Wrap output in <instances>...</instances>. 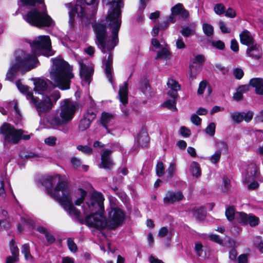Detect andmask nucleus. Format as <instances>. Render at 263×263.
<instances>
[{"label":"nucleus","mask_w":263,"mask_h":263,"mask_svg":"<svg viewBox=\"0 0 263 263\" xmlns=\"http://www.w3.org/2000/svg\"><path fill=\"white\" fill-rule=\"evenodd\" d=\"M104 198L98 192H93L86 199L82 208L85 217L86 223L91 227L98 229L116 228L123 220L124 214L123 211L115 205H111L107 209V219L103 216Z\"/></svg>","instance_id":"obj_1"},{"label":"nucleus","mask_w":263,"mask_h":263,"mask_svg":"<svg viewBox=\"0 0 263 263\" xmlns=\"http://www.w3.org/2000/svg\"><path fill=\"white\" fill-rule=\"evenodd\" d=\"M32 51L30 53L21 50L15 52L14 60L11 61L6 75V80L12 81L21 68L30 70L39 64L37 55L39 54L49 57L54 53L51 50L50 37L48 35H40L30 43Z\"/></svg>","instance_id":"obj_2"},{"label":"nucleus","mask_w":263,"mask_h":263,"mask_svg":"<svg viewBox=\"0 0 263 263\" xmlns=\"http://www.w3.org/2000/svg\"><path fill=\"white\" fill-rule=\"evenodd\" d=\"M103 5L109 6L106 21L111 29L112 36H107L106 26L101 22L92 25L96 34V43L103 53L112 50L118 41V34L121 25V8L123 7L122 0H103Z\"/></svg>","instance_id":"obj_3"},{"label":"nucleus","mask_w":263,"mask_h":263,"mask_svg":"<svg viewBox=\"0 0 263 263\" xmlns=\"http://www.w3.org/2000/svg\"><path fill=\"white\" fill-rule=\"evenodd\" d=\"M60 180L59 175L48 176L42 183L47 194L58 201L69 215L79 219L81 213L73 205L70 189L66 182Z\"/></svg>","instance_id":"obj_4"},{"label":"nucleus","mask_w":263,"mask_h":263,"mask_svg":"<svg viewBox=\"0 0 263 263\" xmlns=\"http://www.w3.org/2000/svg\"><path fill=\"white\" fill-rule=\"evenodd\" d=\"M22 6H34L36 4L43 5V9L40 10L32 8L23 15V19L31 26L40 28L44 27H52L55 25L54 21L48 14L44 0H20Z\"/></svg>","instance_id":"obj_5"},{"label":"nucleus","mask_w":263,"mask_h":263,"mask_svg":"<svg viewBox=\"0 0 263 263\" xmlns=\"http://www.w3.org/2000/svg\"><path fill=\"white\" fill-rule=\"evenodd\" d=\"M52 65L50 71V79L61 90L70 88L71 80L74 77L72 68L67 62L58 58L52 59Z\"/></svg>","instance_id":"obj_6"},{"label":"nucleus","mask_w":263,"mask_h":263,"mask_svg":"<svg viewBox=\"0 0 263 263\" xmlns=\"http://www.w3.org/2000/svg\"><path fill=\"white\" fill-rule=\"evenodd\" d=\"M78 107L79 104L77 102L65 99L60 102L59 111L51 115L48 122L54 127L66 124L72 120Z\"/></svg>","instance_id":"obj_7"},{"label":"nucleus","mask_w":263,"mask_h":263,"mask_svg":"<svg viewBox=\"0 0 263 263\" xmlns=\"http://www.w3.org/2000/svg\"><path fill=\"white\" fill-rule=\"evenodd\" d=\"M85 4L89 6L90 10L88 12L84 7V4H82L81 2L77 1L74 8H72L71 3H67L65 4L69 11V24L71 27L73 26L74 16L76 13H77L78 16L82 19L89 21L92 19L98 10V5L99 1L98 0H84Z\"/></svg>","instance_id":"obj_8"},{"label":"nucleus","mask_w":263,"mask_h":263,"mask_svg":"<svg viewBox=\"0 0 263 263\" xmlns=\"http://www.w3.org/2000/svg\"><path fill=\"white\" fill-rule=\"evenodd\" d=\"M25 133L24 130L21 129H17L13 125L7 123H4L0 127V134L5 145L8 144H17L21 139L29 140L30 135L25 134Z\"/></svg>","instance_id":"obj_9"},{"label":"nucleus","mask_w":263,"mask_h":263,"mask_svg":"<svg viewBox=\"0 0 263 263\" xmlns=\"http://www.w3.org/2000/svg\"><path fill=\"white\" fill-rule=\"evenodd\" d=\"M27 99L33 104L40 116L49 112L53 107L51 98L48 95H42V98L40 99L34 97L33 93H28Z\"/></svg>","instance_id":"obj_10"},{"label":"nucleus","mask_w":263,"mask_h":263,"mask_svg":"<svg viewBox=\"0 0 263 263\" xmlns=\"http://www.w3.org/2000/svg\"><path fill=\"white\" fill-rule=\"evenodd\" d=\"M116 150L122 151V147L119 143L112 144L111 145V149H106L101 154L100 167L110 169L113 166L114 163L110 156L112 152Z\"/></svg>","instance_id":"obj_11"},{"label":"nucleus","mask_w":263,"mask_h":263,"mask_svg":"<svg viewBox=\"0 0 263 263\" xmlns=\"http://www.w3.org/2000/svg\"><path fill=\"white\" fill-rule=\"evenodd\" d=\"M79 64L80 65V76L82 85H89L92 80L93 68L90 65L85 64L82 61H79Z\"/></svg>","instance_id":"obj_12"},{"label":"nucleus","mask_w":263,"mask_h":263,"mask_svg":"<svg viewBox=\"0 0 263 263\" xmlns=\"http://www.w3.org/2000/svg\"><path fill=\"white\" fill-rule=\"evenodd\" d=\"M96 110L92 108L87 110L79 124V128L81 130L84 131L90 127L91 122L96 117Z\"/></svg>","instance_id":"obj_13"},{"label":"nucleus","mask_w":263,"mask_h":263,"mask_svg":"<svg viewBox=\"0 0 263 263\" xmlns=\"http://www.w3.org/2000/svg\"><path fill=\"white\" fill-rule=\"evenodd\" d=\"M238 222L243 224H249L251 227H256L259 223V218L253 215L247 214L244 212H239L236 215Z\"/></svg>","instance_id":"obj_14"},{"label":"nucleus","mask_w":263,"mask_h":263,"mask_svg":"<svg viewBox=\"0 0 263 263\" xmlns=\"http://www.w3.org/2000/svg\"><path fill=\"white\" fill-rule=\"evenodd\" d=\"M182 193L180 191L176 192L172 191H167L163 198V203L165 204L168 205L173 204L176 202H179L183 198Z\"/></svg>","instance_id":"obj_15"},{"label":"nucleus","mask_w":263,"mask_h":263,"mask_svg":"<svg viewBox=\"0 0 263 263\" xmlns=\"http://www.w3.org/2000/svg\"><path fill=\"white\" fill-rule=\"evenodd\" d=\"M112 54L110 53L107 57H105L103 61V64L105 66L104 71L106 78L108 79L109 82L111 83L113 82L112 74L113 72L112 69Z\"/></svg>","instance_id":"obj_16"},{"label":"nucleus","mask_w":263,"mask_h":263,"mask_svg":"<svg viewBox=\"0 0 263 263\" xmlns=\"http://www.w3.org/2000/svg\"><path fill=\"white\" fill-rule=\"evenodd\" d=\"M230 115L233 121L238 123L243 120L247 122L250 121L253 118V113L250 111H248L247 113L244 112H235L231 113Z\"/></svg>","instance_id":"obj_17"},{"label":"nucleus","mask_w":263,"mask_h":263,"mask_svg":"<svg viewBox=\"0 0 263 263\" xmlns=\"http://www.w3.org/2000/svg\"><path fill=\"white\" fill-rule=\"evenodd\" d=\"M246 54L248 57L255 59H259L262 54V49L259 45L255 43L248 47Z\"/></svg>","instance_id":"obj_18"},{"label":"nucleus","mask_w":263,"mask_h":263,"mask_svg":"<svg viewBox=\"0 0 263 263\" xmlns=\"http://www.w3.org/2000/svg\"><path fill=\"white\" fill-rule=\"evenodd\" d=\"M258 168L256 164L251 163L248 165L246 170V175L244 180V183H248L254 179L257 175Z\"/></svg>","instance_id":"obj_19"},{"label":"nucleus","mask_w":263,"mask_h":263,"mask_svg":"<svg viewBox=\"0 0 263 263\" xmlns=\"http://www.w3.org/2000/svg\"><path fill=\"white\" fill-rule=\"evenodd\" d=\"M249 85L255 88L256 94L263 95V79L259 78H252L249 81Z\"/></svg>","instance_id":"obj_20"},{"label":"nucleus","mask_w":263,"mask_h":263,"mask_svg":"<svg viewBox=\"0 0 263 263\" xmlns=\"http://www.w3.org/2000/svg\"><path fill=\"white\" fill-rule=\"evenodd\" d=\"M114 119V115L110 113L104 111L101 114V124L107 130V133L110 132L108 127L112 124Z\"/></svg>","instance_id":"obj_21"},{"label":"nucleus","mask_w":263,"mask_h":263,"mask_svg":"<svg viewBox=\"0 0 263 263\" xmlns=\"http://www.w3.org/2000/svg\"><path fill=\"white\" fill-rule=\"evenodd\" d=\"M239 36L241 43L248 47L256 43L250 32L247 30L242 31Z\"/></svg>","instance_id":"obj_22"},{"label":"nucleus","mask_w":263,"mask_h":263,"mask_svg":"<svg viewBox=\"0 0 263 263\" xmlns=\"http://www.w3.org/2000/svg\"><path fill=\"white\" fill-rule=\"evenodd\" d=\"M34 90L35 93L45 95L44 93L47 90L48 85L46 81L42 79H39L36 80L34 83Z\"/></svg>","instance_id":"obj_23"},{"label":"nucleus","mask_w":263,"mask_h":263,"mask_svg":"<svg viewBox=\"0 0 263 263\" xmlns=\"http://www.w3.org/2000/svg\"><path fill=\"white\" fill-rule=\"evenodd\" d=\"M119 98L120 102L124 105L128 102V83L125 82L123 86H120L119 92Z\"/></svg>","instance_id":"obj_24"},{"label":"nucleus","mask_w":263,"mask_h":263,"mask_svg":"<svg viewBox=\"0 0 263 263\" xmlns=\"http://www.w3.org/2000/svg\"><path fill=\"white\" fill-rule=\"evenodd\" d=\"M167 85L171 89L169 91L168 94L174 99L177 97V91L180 89V86L176 81L173 79H170L167 82Z\"/></svg>","instance_id":"obj_25"},{"label":"nucleus","mask_w":263,"mask_h":263,"mask_svg":"<svg viewBox=\"0 0 263 263\" xmlns=\"http://www.w3.org/2000/svg\"><path fill=\"white\" fill-rule=\"evenodd\" d=\"M196 24L192 23L183 27L180 31L181 34L185 37H188L195 34Z\"/></svg>","instance_id":"obj_26"},{"label":"nucleus","mask_w":263,"mask_h":263,"mask_svg":"<svg viewBox=\"0 0 263 263\" xmlns=\"http://www.w3.org/2000/svg\"><path fill=\"white\" fill-rule=\"evenodd\" d=\"M138 144L142 147H147L149 143V138L147 134L145 132L139 133L137 137Z\"/></svg>","instance_id":"obj_27"},{"label":"nucleus","mask_w":263,"mask_h":263,"mask_svg":"<svg viewBox=\"0 0 263 263\" xmlns=\"http://www.w3.org/2000/svg\"><path fill=\"white\" fill-rule=\"evenodd\" d=\"M20 157L22 159L35 160L39 161L41 158L39 155L30 151H22L20 153Z\"/></svg>","instance_id":"obj_28"},{"label":"nucleus","mask_w":263,"mask_h":263,"mask_svg":"<svg viewBox=\"0 0 263 263\" xmlns=\"http://www.w3.org/2000/svg\"><path fill=\"white\" fill-rule=\"evenodd\" d=\"M36 230L40 233H42L45 235L47 241L49 243L51 244L54 242L55 240V237L50 233L45 228L40 226L38 227Z\"/></svg>","instance_id":"obj_29"},{"label":"nucleus","mask_w":263,"mask_h":263,"mask_svg":"<svg viewBox=\"0 0 263 263\" xmlns=\"http://www.w3.org/2000/svg\"><path fill=\"white\" fill-rule=\"evenodd\" d=\"M238 213L235 212V210L233 206H230L226 209L225 214L229 221H231L235 218L238 222V219L236 216Z\"/></svg>","instance_id":"obj_30"},{"label":"nucleus","mask_w":263,"mask_h":263,"mask_svg":"<svg viewBox=\"0 0 263 263\" xmlns=\"http://www.w3.org/2000/svg\"><path fill=\"white\" fill-rule=\"evenodd\" d=\"M77 194L78 195V198L74 201V204L77 205H79L86 197L87 192L82 189H78L77 191Z\"/></svg>","instance_id":"obj_31"},{"label":"nucleus","mask_w":263,"mask_h":263,"mask_svg":"<svg viewBox=\"0 0 263 263\" xmlns=\"http://www.w3.org/2000/svg\"><path fill=\"white\" fill-rule=\"evenodd\" d=\"M191 172L193 176L198 177L201 175V170L199 164L195 161L191 163Z\"/></svg>","instance_id":"obj_32"},{"label":"nucleus","mask_w":263,"mask_h":263,"mask_svg":"<svg viewBox=\"0 0 263 263\" xmlns=\"http://www.w3.org/2000/svg\"><path fill=\"white\" fill-rule=\"evenodd\" d=\"M201 67L199 65H191L190 66V76L193 80L196 78L197 74L200 72Z\"/></svg>","instance_id":"obj_33"},{"label":"nucleus","mask_w":263,"mask_h":263,"mask_svg":"<svg viewBox=\"0 0 263 263\" xmlns=\"http://www.w3.org/2000/svg\"><path fill=\"white\" fill-rule=\"evenodd\" d=\"M216 151H219L220 154L222 151L227 152L228 151V146L227 143L223 141H217L215 143Z\"/></svg>","instance_id":"obj_34"},{"label":"nucleus","mask_w":263,"mask_h":263,"mask_svg":"<svg viewBox=\"0 0 263 263\" xmlns=\"http://www.w3.org/2000/svg\"><path fill=\"white\" fill-rule=\"evenodd\" d=\"M170 55L171 54L169 51L165 48H162L161 50L158 52L155 59H157L160 58L167 60L170 59Z\"/></svg>","instance_id":"obj_35"},{"label":"nucleus","mask_w":263,"mask_h":263,"mask_svg":"<svg viewBox=\"0 0 263 263\" xmlns=\"http://www.w3.org/2000/svg\"><path fill=\"white\" fill-rule=\"evenodd\" d=\"M33 222L30 219H27L25 218L22 219V223L19 224L18 226V230L20 232H22L24 230V226H27L28 228L33 227Z\"/></svg>","instance_id":"obj_36"},{"label":"nucleus","mask_w":263,"mask_h":263,"mask_svg":"<svg viewBox=\"0 0 263 263\" xmlns=\"http://www.w3.org/2000/svg\"><path fill=\"white\" fill-rule=\"evenodd\" d=\"M254 246L261 253H263V240L261 237L256 236L253 239Z\"/></svg>","instance_id":"obj_37"},{"label":"nucleus","mask_w":263,"mask_h":263,"mask_svg":"<svg viewBox=\"0 0 263 263\" xmlns=\"http://www.w3.org/2000/svg\"><path fill=\"white\" fill-rule=\"evenodd\" d=\"M22 253L24 254L26 260L32 259V256L30 254V247L28 244L26 243L22 246Z\"/></svg>","instance_id":"obj_38"},{"label":"nucleus","mask_w":263,"mask_h":263,"mask_svg":"<svg viewBox=\"0 0 263 263\" xmlns=\"http://www.w3.org/2000/svg\"><path fill=\"white\" fill-rule=\"evenodd\" d=\"M176 171V164L174 162H171L168 168L166 170V177L172 178Z\"/></svg>","instance_id":"obj_39"},{"label":"nucleus","mask_w":263,"mask_h":263,"mask_svg":"<svg viewBox=\"0 0 263 263\" xmlns=\"http://www.w3.org/2000/svg\"><path fill=\"white\" fill-rule=\"evenodd\" d=\"M16 85L19 90L26 94V97H27V95L28 93H32L30 90L28 86H25L20 81L18 80L15 83Z\"/></svg>","instance_id":"obj_40"},{"label":"nucleus","mask_w":263,"mask_h":263,"mask_svg":"<svg viewBox=\"0 0 263 263\" xmlns=\"http://www.w3.org/2000/svg\"><path fill=\"white\" fill-rule=\"evenodd\" d=\"M213 9L216 14L221 15L224 13L226 8L223 4L218 3L214 6Z\"/></svg>","instance_id":"obj_41"},{"label":"nucleus","mask_w":263,"mask_h":263,"mask_svg":"<svg viewBox=\"0 0 263 263\" xmlns=\"http://www.w3.org/2000/svg\"><path fill=\"white\" fill-rule=\"evenodd\" d=\"M164 170L165 168L163 163L161 161L158 162L156 166L157 175L159 177H162L164 174Z\"/></svg>","instance_id":"obj_42"},{"label":"nucleus","mask_w":263,"mask_h":263,"mask_svg":"<svg viewBox=\"0 0 263 263\" xmlns=\"http://www.w3.org/2000/svg\"><path fill=\"white\" fill-rule=\"evenodd\" d=\"M141 89L142 91L145 95L151 96L150 92H149L150 86H149V85L148 82L146 80H144L141 82Z\"/></svg>","instance_id":"obj_43"},{"label":"nucleus","mask_w":263,"mask_h":263,"mask_svg":"<svg viewBox=\"0 0 263 263\" xmlns=\"http://www.w3.org/2000/svg\"><path fill=\"white\" fill-rule=\"evenodd\" d=\"M202 29L204 33L208 36H211L213 33V27L209 24H203Z\"/></svg>","instance_id":"obj_44"},{"label":"nucleus","mask_w":263,"mask_h":263,"mask_svg":"<svg viewBox=\"0 0 263 263\" xmlns=\"http://www.w3.org/2000/svg\"><path fill=\"white\" fill-rule=\"evenodd\" d=\"M194 215L199 220H201L205 215V211L203 208H200L196 210L194 212Z\"/></svg>","instance_id":"obj_45"},{"label":"nucleus","mask_w":263,"mask_h":263,"mask_svg":"<svg viewBox=\"0 0 263 263\" xmlns=\"http://www.w3.org/2000/svg\"><path fill=\"white\" fill-rule=\"evenodd\" d=\"M5 196V191L4 189V178L3 173L0 172V198L2 199Z\"/></svg>","instance_id":"obj_46"},{"label":"nucleus","mask_w":263,"mask_h":263,"mask_svg":"<svg viewBox=\"0 0 263 263\" xmlns=\"http://www.w3.org/2000/svg\"><path fill=\"white\" fill-rule=\"evenodd\" d=\"M163 106L168 108L172 111H176L177 110L176 107V103L174 100H168L163 103Z\"/></svg>","instance_id":"obj_47"},{"label":"nucleus","mask_w":263,"mask_h":263,"mask_svg":"<svg viewBox=\"0 0 263 263\" xmlns=\"http://www.w3.org/2000/svg\"><path fill=\"white\" fill-rule=\"evenodd\" d=\"M164 26H163L162 24H161L159 27L155 26L153 30L152 31V35L154 36H156L158 33L159 29H165L168 26V23L167 21H166L165 22H164Z\"/></svg>","instance_id":"obj_48"},{"label":"nucleus","mask_w":263,"mask_h":263,"mask_svg":"<svg viewBox=\"0 0 263 263\" xmlns=\"http://www.w3.org/2000/svg\"><path fill=\"white\" fill-rule=\"evenodd\" d=\"M10 249L13 256L18 257L19 250L17 247L14 245L13 239H11L10 242Z\"/></svg>","instance_id":"obj_49"},{"label":"nucleus","mask_w":263,"mask_h":263,"mask_svg":"<svg viewBox=\"0 0 263 263\" xmlns=\"http://www.w3.org/2000/svg\"><path fill=\"white\" fill-rule=\"evenodd\" d=\"M49 97L51 98V103H52V107H53L54 105L61 97L60 92L58 90L54 91L51 93Z\"/></svg>","instance_id":"obj_50"},{"label":"nucleus","mask_w":263,"mask_h":263,"mask_svg":"<svg viewBox=\"0 0 263 263\" xmlns=\"http://www.w3.org/2000/svg\"><path fill=\"white\" fill-rule=\"evenodd\" d=\"M205 132L211 136H214L215 133V124L213 122L210 123L205 128Z\"/></svg>","instance_id":"obj_51"},{"label":"nucleus","mask_w":263,"mask_h":263,"mask_svg":"<svg viewBox=\"0 0 263 263\" xmlns=\"http://www.w3.org/2000/svg\"><path fill=\"white\" fill-rule=\"evenodd\" d=\"M183 8V5L180 3H178L172 8V13L173 14H175V15H179Z\"/></svg>","instance_id":"obj_52"},{"label":"nucleus","mask_w":263,"mask_h":263,"mask_svg":"<svg viewBox=\"0 0 263 263\" xmlns=\"http://www.w3.org/2000/svg\"><path fill=\"white\" fill-rule=\"evenodd\" d=\"M223 183L224 186L222 189V192L224 193L228 192L231 187L230 180L227 177L224 176L223 178Z\"/></svg>","instance_id":"obj_53"},{"label":"nucleus","mask_w":263,"mask_h":263,"mask_svg":"<svg viewBox=\"0 0 263 263\" xmlns=\"http://www.w3.org/2000/svg\"><path fill=\"white\" fill-rule=\"evenodd\" d=\"M77 148L79 151H81L83 153L87 155H90V154H91L92 151V148L88 146L87 145L83 146L81 145H79L77 146Z\"/></svg>","instance_id":"obj_54"},{"label":"nucleus","mask_w":263,"mask_h":263,"mask_svg":"<svg viewBox=\"0 0 263 263\" xmlns=\"http://www.w3.org/2000/svg\"><path fill=\"white\" fill-rule=\"evenodd\" d=\"M67 245L69 250L72 252H76L77 251L76 244L71 238L67 239Z\"/></svg>","instance_id":"obj_55"},{"label":"nucleus","mask_w":263,"mask_h":263,"mask_svg":"<svg viewBox=\"0 0 263 263\" xmlns=\"http://www.w3.org/2000/svg\"><path fill=\"white\" fill-rule=\"evenodd\" d=\"M221 154L219 151H216L215 153L211 156L210 158L211 161L214 163H217L220 160Z\"/></svg>","instance_id":"obj_56"},{"label":"nucleus","mask_w":263,"mask_h":263,"mask_svg":"<svg viewBox=\"0 0 263 263\" xmlns=\"http://www.w3.org/2000/svg\"><path fill=\"white\" fill-rule=\"evenodd\" d=\"M195 250L198 256H201L203 253V246L200 242H196L195 244Z\"/></svg>","instance_id":"obj_57"},{"label":"nucleus","mask_w":263,"mask_h":263,"mask_svg":"<svg viewBox=\"0 0 263 263\" xmlns=\"http://www.w3.org/2000/svg\"><path fill=\"white\" fill-rule=\"evenodd\" d=\"M225 16L229 18H234L236 16V11L231 7H229L227 10H225Z\"/></svg>","instance_id":"obj_58"},{"label":"nucleus","mask_w":263,"mask_h":263,"mask_svg":"<svg viewBox=\"0 0 263 263\" xmlns=\"http://www.w3.org/2000/svg\"><path fill=\"white\" fill-rule=\"evenodd\" d=\"M212 45L219 50H223L225 47L224 43L220 40L213 41Z\"/></svg>","instance_id":"obj_59"},{"label":"nucleus","mask_w":263,"mask_h":263,"mask_svg":"<svg viewBox=\"0 0 263 263\" xmlns=\"http://www.w3.org/2000/svg\"><path fill=\"white\" fill-rule=\"evenodd\" d=\"M209 239L212 241L216 242L218 244L222 243V240L220 238L219 236L216 234H210L208 236Z\"/></svg>","instance_id":"obj_60"},{"label":"nucleus","mask_w":263,"mask_h":263,"mask_svg":"<svg viewBox=\"0 0 263 263\" xmlns=\"http://www.w3.org/2000/svg\"><path fill=\"white\" fill-rule=\"evenodd\" d=\"M233 74L236 79L240 80L243 76L244 73L241 68H237L234 70Z\"/></svg>","instance_id":"obj_61"},{"label":"nucleus","mask_w":263,"mask_h":263,"mask_svg":"<svg viewBox=\"0 0 263 263\" xmlns=\"http://www.w3.org/2000/svg\"><path fill=\"white\" fill-rule=\"evenodd\" d=\"M206 85L207 82L205 80L202 81L200 83L199 85V88L197 90V93L198 95H202L203 93Z\"/></svg>","instance_id":"obj_62"},{"label":"nucleus","mask_w":263,"mask_h":263,"mask_svg":"<svg viewBox=\"0 0 263 263\" xmlns=\"http://www.w3.org/2000/svg\"><path fill=\"white\" fill-rule=\"evenodd\" d=\"M176 46L177 49H183L186 47V45L181 37H179L176 42Z\"/></svg>","instance_id":"obj_63"},{"label":"nucleus","mask_w":263,"mask_h":263,"mask_svg":"<svg viewBox=\"0 0 263 263\" xmlns=\"http://www.w3.org/2000/svg\"><path fill=\"white\" fill-rule=\"evenodd\" d=\"M191 121L194 124L198 126L201 124V119L197 115L193 114L191 116Z\"/></svg>","instance_id":"obj_64"}]
</instances>
